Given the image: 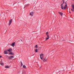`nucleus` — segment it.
Masks as SVG:
<instances>
[{
    "label": "nucleus",
    "mask_w": 74,
    "mask_h": 74,
    "mask_svg": "<svg viewBox=\"0 0 74 74\" xmlns=\"http://www.w3.org/2000/svg\"><path fill=\"white\" fill-rule=\"evenodd\" d=\"M61 9L62 10H66V8H67V4L66 3H65V5L64 6V8H63V4L61 5Z\"/></svg>",
    "instance_id": "nucleus-1"
},
{
    "label": "nucleus",
    "mask_w": 74,
    "mask_h": 74,
    "mask_svg": "<svg viewBox=\"0 0 74 74\" xmlns=\"http://www.w3.org/2000/svg\"><path fill=\"white\" fill-rule=\"evenodd\" d=\"M15 42H14L13 43H12L11 45V46H12L13 47H14V46H15Z\"/></svg>",
    "instance_id": "nucleus-2"
},
{
    "label": "nucleus",
    "mask_w": 74,
    "mask_h": 74,
    "mask_svg": "<svg viewBox=\"0 0 74 74\" xmlns=\"http://www.w3.org/2000/svg\"><path fill=\"white\" fill-rule=\"evenodd\" d=\"M40 58L42 60V58L44 57L43 54H41L40 55Z\"/></svg>",
    "instance_id": "nucleus-3"
},
{
    "label": "nucleus",
    "mask_w": 74,
    "mask_h": 74,
    "mask_svg": "<svg viewBox=\"0 0 74 74\" xmlns=\"http://www.w3.org/2000/svg\"><path fill=\"white\" fill-rule=\"evenodd\" d=\"M14 58V56H10L9 57H8V59H13V58Z\"/></svg>",
    "instance_id": "nucleus-4"
},
{
    "label": "nucleus",
    "mask_w": 74,
    "mask_h": 74,
    "mask_svg": "<svg viewBox=\"0 0 74 74\" xmlns=\"http://www.w3.org/2000/svg\"><path fill=\"white\" fill-rule=\"evenodd\" d=\"M59 14H60L61 15V16H62L63 15V14L62 13V12H58Z\"/></svg>",
    "instance_id": "nucleus-5"
},
{
    "label": "nucleus",
    "mask_w": 74,
    "mask_h": 74,
    "mask_svg": "<svg viewBox=\"0 0 74 74\" xmlns=\"http://www.w3.org/2000/svg\"><path fill=\"white\" fill-rule=\"evenodd\" d=\"M4 53L5 54H8V53L7 52V50H4Z\"/></svg>",
    "instance_id": "nucleus-6"
},
{
    "label": "nucleus",
    "mask_w": 74,
    "mask_h": 74,
    "mask_svg": "<svg viewBox=\"0 0 74 74\" xmlns=\"http://www.w3.org/2000/svg\"><path fill=\"white\" fill-rule=\"evenodd\" d=\"M30 15L32 16H33V12H32L30 13Z\"/></svg>",
    "instance_id": "nucleus-7"
},
{
    "label": "nucleus",
    "mask_w": 74,
    "mask_h": 74,
    "mask_svg": "<svg viewBox=\"0 0 74 74\" xmlns=\"http://www.w3.org/2000/svg\"><path fill=\"white\" fill-rule=\"evenodd\" d=\"M11 51H12V49H10L8 50V51L9 52H11Z\"/></svg>",
    "instance_id": "nucleus-8"
},
{
    "label": "nucleus",
    "mask_w": 74,
    "mask_h": 74,
    "mask_svg": "<svg viewBox=\"0 0 74 74\" xmlns=\"http://www.w3.org/2000/svg\"><path fill=\"white\" fill-rule=\"evenodd\" d=\"M23 68H24V69H26V66L25 65H24L23 66Z\"/></svg>",
    "instance_id": "nucleus-9"
},
{
    "label": "nucleus",
    "mask_w": 74,
    "mask_h": 74,
    "mask_svg": "<svg viewBox=\"0 0 74 74\" xmlns=\"http://www.w3.org/2000/svg\"><path fill=\"white\" fill-rule=\"evenodd\" d=\"M47 59L46 58H44V60H43L44 62H45V61H47Z\"/></svg>",
    "instance_id": "nucleus-10"
},
{
    "label": "nucleus",
    "mask_w": 74,
    "mask_h": 74,
    "mask_svg": "<svg viewBox=\"0 0 74 74\" xmlns=\"http://www.w3.org/2000/svg\"><path fill=\"white\" fill-rule=\"evenodd\" d=\"M9 22H10V23H12V19H11L10 20Z\"/></svg>",
    "instance_id": "nucleus-11"
},
{
    "label": "nucleus",
    "mask_w": 74,
    "mask_h": 74,
    "mask_svg": "<svg viewBox=\"0 0 74 74\" xmlns=\"http://www.w3.org/2000/svg\"><path fill=\"white\" fill-rule=\"evenodd\" d=\"M72 8H73V9H74V5H72Z\"/></svg>",
    "instance_id": "nucleus-12"
},
{
    "label": "nucleus",
    "mask_w": 74,
    "mask_h": 74,
    "mask_svg": "<svg viewBox=\"0 0 74 74\" xmlns=\"http://www.w3.org/2000/svg\"><path fill=\"white\" fill-rule=\"evenodd\" d=\"M9 54H11V55H14V53H13L11 52L9 53Z\"/></svg>",
    "instance_id": "nucleus-13"
},
{
    "label": "nucleus",
    "mask_w": 74,
    "mask_h": 74,
    "mask_svg": "<svg viewBox=\"0 0 74 74\" xmlns=\"http://www.w3.org/2000/svg\"><path fill=\"white\" fill-rule=\"evenodd\" d=\"M5 68H10V67L8 66H5Z\"/></svg>",
    "instance_id": "nucleus-14"
},
{
    "label": "nucleus",
    "mask_w": 74,
    "mask_h": 74,
    "mask_svg": "<svg viewBox=\"0 0 74 74\" xmlns=\"http://www.w3.org/2000/svg\"><path fill=\"white\" fill-rule=\"evenodd\" d=\"M46 40H48V39H49V37H47V38H46Z\"/></svg>",
    "instance_id": "nucleus-15"
},
{
    "label": "nucleus",
    "mask_w": 74,
    "mask_h": 74,
    "mask_svg": "<svg viewBox=\"0 0 74 74\" xmlns=\"http://www.w3.org/2000/svg\"><path fill=\"white\" fill-rule=\"evenodd\" d=\"M1 65H4V63L1 62L0 63Z\"/></svg>",
    "instance_id": "nucleus-16"
},
{
    "label": "nucleus",
    "mask_w": 74,
    "mask_h": 74,
    "mask_svg": "<svg viewBox=\"0 0 74 74\" xmlns=\"http://www.w3.org/2000/svg\"><path fill=\"white\" fill-rule=\"evenodd\" d=\"M21 66H23V64H22V62L21 61Z\"/></svg>",
    "instance_id": "nucleus-17"
},
{
    "label": "nucleus",
    "mask_w": 74,
    "mask_h": 74,
    "mask_svg": "<svg viewBox=\"0 0 74 74\" xmlns=\"http://www.w3.org/2000/svg\"><path fill=\"white\" fill-rule=\"evenodd\" d=\"M11 23H10V22H9V26H10V25H11Z\"/></svg>",
    "instance_id": "nucleus-18"
},
{
    "label": "nucleus",
    "mask_w": 74,
    "mask_h": 74,
    "mask_svg": "<svg viewBox=\"0 0 74 74\" xmlns=\"http://www.w3.org/2000/svg\"><path fill=\"white\" fill-rule=\"evenodd\" d=\"M37 51H38V49H35V52H37Z\"/></svg>",
    "instance_id": "nucleus-19"
},
{
    "label": "nucleus",
    "mask_w": 74,
    "mask_h": 74,
    "mask_svg": "<svg viewBox=\"0 0 74 74\" xmlns=\"http://www.w3.org/2000/svg\"><path fill=\"white\" fill-rule=\"evenodd\" d=\"M48 32H47L46 33V35H48Z\"/></svg>",
    "instance_id": "nucleus-20"
},
{
    "label": "nucleus",
    "mask_w": 74,
    "mask_h": 74,
    "mask_svg": "<svg viewBox=\"0 0 74 74\" xmlns=\"http://www.w3.org/2000/svg\"><path fill=\"white\" fill-rule=\"evenodd\" d=\"M71 11H74V9H71Z\"/></svg>",
    "instance_id": "nucleus-21"
},
{
    "label": "nucleus",
    "mask_w": 74,
    "mask_h": 74,
    "mask_svg": "<svg viewBox=\"0 0 74 74\" xmlns=\"http://www.w3.org/2000/svg\"><path fill=\"white\" fill-rule=\"evenodd\" d=\"M47 37H49V36L48 35H47Z\"/></svg>",
    "instance_id": "nucleus-22"
},
{
    "label": "nucleus",
    "mask_w": 74,
    "mask_h": 74,
    "mask_svg": "<svg viewBox=\"0 0 74 74\" xmlns=\"http://www.w3.org/2000/svg\"><path fill=\"white\" fill-rule=\"evenodd\" d=\"M63 1V4H64V0H62Z\"/></svg>",
    "instance_id": "nucleus-23"
},
{
    "label": "nucleus",
    "mask_w": 74,
    "mask_h": 74,
    "mask_svg": "<svg viewBox=\"0 0 74 74\" xmlns=\"http://www.w3.org/2000/svg\"><path fill=\"white\" fill-rule=\"evenodd\" d=\"M35 47H36V48H37V45H36L35 46Z\"/></svg>",
    "instance_id": "nucleus-24"
},
{
    "label": "nucleus",
    "mask_w": 74,
    "mask_h": 74,
    "mask_svg": "<svg viewBox=\"0 0 74 74\" xmlns=\"http://www.w3.org/2000/svg\"><path fill=\"white\" fill-rule=\"evenodd\" d=\"M1 57H2V56H0V58H1Z\"/></svg>",
    "instance_id": "nucleus-25"
},
{
    "label": "nucleus",
    "mask_w": 74,
    "mask_h": 74,
    "mask_svg": "<svg viewBox=\"0 0 74 74\" xmlns=\"http://www.w3.org/2000/svg\"><path fill=\"white\" fill-rule=\"evenodd\" d=\"M69 13H70V14H71V12H69Z\"/></svg>",
    "instance_id": "nucleus-26"
},
{
    "label": "nucleus",
    "mask_w": 74,
    "mask_h": 74,
    "mask_svg": "<svg viewBox=\"0 0 74 74\" xmlns=\"http://www.w3.org/2000/svg\"><path fill=\"white\" fill-rule=\"evenodd\" d=\"M21 41H22V40H21Z\"/></svg>",
    "instance_id": "nucleus-27"
}]
</instances>
